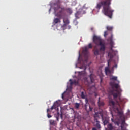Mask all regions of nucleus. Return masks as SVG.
I'll use <instances>...</instances> for the list:
<instances>
[{"mask_svg":"<svg viewBox=\"0 0 130 130\" xmlns=\"http://www.w3.org/2000/svg\"><path fill=\"white\" fill-rule=\"evenodd\" d=\"M96 113L98 114L102 115H99V118H100V117L102 118L104 125H106V124H107V123H108L109 122V118H108V117H104L103 114L102 113V112H97Z\"/></svg>","mask_w":130,"mask_h":130,"instance_id":"423d86ee","label":"nucleus"},{"mask_svg":"<svg viewBox=\"0 0 130 130\" xmlns=\"http://www.w3.org/2000/svg\"><path fill=\"white\" fill-rule=\"evenodd\" d=\"M67 129L68 130H72V129H70V128H67Z\"/></svg>","mask_w":130,"mask_h":130,"instance_id":"58836bf2","label":"nucleus"},{"mask_svg":"<svg viewBox=\"0 0 130 130\" xmlns=\"http://www.w3.org/2000/svg\"><path fill=\"white\" fill-rule=\"evenodd\" d=\"M49 122L51 125H55V121H54V120H50Z\"/></svg>","mask_w":130,"mask_h":130,"instance_id":"a211bd4d","label":"nucleus"},{"mask_svg":"<svg viewBox=\"0 0 130 130\" xmlns=\"http://www.w3.org/2000/svg\"><path fill=\"white\" fill-rule=\"evenodd\" d=\"M80 69H82V67H80Z\"/></svg>","mask_w":130,"mask_h":130,"instance_id":"37998d69","label":"nucleus"},{"mask_svg":"<svg viewBox=\"0 0 130 130\" xmlns=\"http://www.w3.org/2000/svg\"><path fill=\"white\" fill-rule=\"evenodd\" d=\"M67 11L69 13V14H72L73 13V11L70 8L67 9Z\"/></svg>","mask_w":130,"mask_h":130,"instance_id":"a878e982","label":"nucleus"},{"mask_svg":"<svg viewBox=\"0 0 130 130\" xmlns=\"http://www.w3.org/2000/svg\"><path fill=\"white\" fill-rule=\"evenodd\" d=\"M109 62H110V59L108 60V67L105 68V72L106 75H108V74H110L111 71H110V69H109Z\"/></svg>","mask_w":130,"mask_h":130,"instance_id":"9d476101","label":"nucleus"},{"mask_svg":"<svg viewBox=\"0 0 130 130\" xmlns=\"http://www.w3.org/2000/svg\"><path fill=\"white\" fill-rule=\"evenodd\" d=\"M89 78L90 79L91 83H94V78H93V77H92V74L90 75Z\"/></svg>","mask_w":130,"mask_h":130,"instance_id":"4be33fe9","label":"nucleus"},{"mask_svg":"<svg viewBox=\"0 0 130 130\" xmlns=\"http://www.w3.org/2000/svg\"><path fill=\"white\" fill-rule=\"evenodd\" d=\"M71 28V26H69V29H70Z\"/></svg>","mask_w":130,"mask_h":130,"instance_id":"a19ab883","label":"nucleus"},{"mask_svg":"<svg viewBox=\"0 0 130 130\" xmlns=\"http://www.w3.org/2000/svg\"><path fill=\"white\" fill-rule=\"evenodd\" d=\"M109 104L110 106H112V107H114V106H115V103L112 100H109Z\"/></svg>","mask_w":130,"mask_h":130,"instance_id":"4468645a","label":"nucleus"},{"mask_svg":"<svg viewBox=\"0 0 130 130\" xmlns=\"http://www.w3.org/2000/svg\"><path fill=\"white\" fill-rule=\"evenodd\" d=\"M92 130H97V128H96L95 127H93L92 128Z\"/></svg>","mask_w":130,"mask_h":130,"instance_id":"f704fd0d","label":"nucleus"},{"mask_svg":"<svg viewBox=\"0 0 130 130\" xmlns=\"http://www.w3.org/2000/svg\"><path fill=\"white\" fill-rule=\"evenodd\" d=\"M111 120H112V122L115 123V124H116L117 125H119V121H117L114 120L113 119V118H112Z\"/></svg>","mask_w":130,"mask_h":130,"instance_id":"6ab92c4d","label":"nucleus"},{"mask_svg":"<svg viewBox=\"0 0 130 130\" xmlns=\"http://www.w3.org/2000/svg\"><path fill=\"white\" fill-rule=\"evenodd\" d=\"M93 48V46L92 45V44L91 43H90L88 44V48Z\"/></svg>","mask_w":130,"mask_h":130,"instance_id":"bb28decb","label":"nucleus"},{"mask_svg":"<svg viewBox=\"0 0 130 130\" xmlns=\"http://www.w3.org/2000/svg\"><path fill=\"white\" fill-rule=\"evenodd\" d=\"M69 81L70 82L71 86L74 85V81L72 79H70Z\"/></svg>","mask_w":130,"mask_h":130,"instance_id":"cd10ccee","label":"nucleus"},{"mask_svg":"<svg viewBox=\"0 0 130 130\" xmlns=\"http://www.w3.org/2000/svg\"><path fill=\"white\" fill-rule=\"evenodd\" d=\"M113 39V35L111 34V37L107 39L108 41H110V45L111 46V48L109 50L108 54L109 57H110V59H112V58L114 57V56H115V54H116L115 52L114 51L113 49H112L113 45H114V44L113 43V41H112Z\"/></svg>","mask_w":130,"mask_h":130,"instance_id":"20e7f679","label":"nucleus"},{"mask_svg":"<svg viewBox=\"0 0 130 130\" xmlns=\"http://www.w3.org/2000/svg\"><path fill=\"white\" fill-rule=\"evenodd\" d=\"M80 73H81L80 72H79V74H80Z\"/></svg>","mask_w":130,"mask_h":130,"instance_id":"c03bdc74","label":"nucleus"},{"mask_svg":"<svg viewBox=\"0 0 130 130\" xmlns=\"http://www.w3.org/2000/svg\"><path fill=\"white\" fill-rule=\"evenodd\" d=\"M54 10L56 17H58V18H60V19L62 18L64 25H69V24H70V21L68 17L66 16V13H64L66 9L63 6L60 4H57V7H54Z\"/></svg>","mask_w":130,"mask_h":130,"instance_id":"7ed1b4c3","label":"nucleus"},{"mask_svg":"<svg viewBox=\"0 0 130 130\" xmlns=\"http://www.w3.org/2000/svg\"><path fill=\"white\" fill-rule=\"evenodd\" d=\"M98 105H99V107H100V106H104V102H103V101H100V98H99Z\"/></svg>","mask_w":130,"mask_h":130,"instance_id":"2eb2a0df","label":"nucleus"},{"mask_svg":"<svg viewBox=\"0 0 130 130\" xmlns=\"http://www.w3.org/2000/svg\"><path fill=\"white\" fill-rule=\"evenodd\" d=\"M101 82H102V79L101 80Z\"/></svg>","mask_w":130,"mask_h":130,"instance_id":"79ce46f5","label":"nucleus"},{"mask_svg":"<svg viewBox=\"0 0 130 130\" xmlns=\"http://www.w3.org/2000/svg\"><path fill=\"white\" fill-rule=\"evenodd\" d=\"M62 98L63 99L64 96H63V93L62 94Z\"/></svg>","mask_w":130,"mask_h":130,"instance_id":"4c0bfd02","label":"nucleus"},{"mask_svg":"<svg viewBox=\"0 0 130 130\" xmlns=\"http://www.w3.org/2000/svg\"><path fill=\"white\" fill-rule=\"evenodd\" d=\"M83 53H84V54H85V56H88V47H85L84 49H83Z\"/></svg>","mask_w":130,"mask_h":130,"instance_id":"f8f14e48","label":"nucleus"},{"mask_svg":"<svg viewBox=\"0 0 130 130\" xmlns=\"http://www.w3.org/2000/svg\"><path fill=\"white\" fill-rule=\"evenodd\" d=\"M111 0L102 1L96 5V9L100 10L102 7H103L102 12L105 16H107L110 19H112V16L114 10L111 9L110 7Z\"/></svg>","mask_w":130,"mask_h":130,"instance_id":"f03ea898","label":"nucleus"},{"mask_svg":"<svg viewBox=\"0 0 130 130\" xmlns=\"http://www.w3.org/2000/svg\"><path fill=\"white\" fill-rule=\"evenodd\" d=\"M108 35V33L107 32V31L104 32V36H107Z\"/></svg>","mask_w":130,"mask_h":130,"instance_id":"c756f323","label":"nucleus"},{"mask_svg":"<svg viewBox=\"0 0 130 130\" xmlns=\"http://www.w3.org/2000/svg\"><path fill=\"white\" fill-rule=\"evenodd\" d=\"M73 83H74V85H75L76 86H78V85H79V82H78L76 80H74Z\"/></svg>","mask_w":130,"mask_h":130,"instance_id":"b1692460","label":"nucleus"},{"mask_svg":"<svg viewBox=\"0 0 130 130\" xmlns=\"http://www.w3.org/2000/svg\"><path fill=\"white\" fill-rule=\"evenodd\" d=\"M74 119H76V113H74Z\"/></svg>","mask_w":130,"mask_h":130,"instance_id":"c9c22d12","label":"nucleus"},{"mask_svg":"<svg viewBox=\"0 0 130 130\" xmlns=\"http://www.w3.org/2000/svg\"><path fill=\"white\" fill-rule=\"evenodd\" d=\"M115 92H117V93H115L114 91H111V94L112 95H113V97H114V99H116V98H117L118 97V95L119 94H120L121 92H122V90H121V89L119 88V90L118 89H116Z\"/></svg>","mask_w":130,"mask_h":130,"instance_id":"0eeeda50","label":"nucleus"},{"mask_svg":"<svg viewBox=\"0 0 130 130\" xmlns=\"http://www.w3.org/2000/svg\"><path fill=\"white\" fill-rule=\"evenodd\" d=\"M47 117H48V118L52 117V116H51V115H50L49 113H47Z\"/></svg>","mask_w":130,"mask_h":130,"instance_id":"c85d7f7f","label":"nucleus"},{"mask_svg":"<svg viewBox=\"0 0 130 130\" xmlns=\"http://www.w3.org/2000/svg\"><path fill=\"white\" fill-rule=\"evenodd\" d=\"M58 106V102L56 101L53 105L51 107V110H53V109H55L56 108V107Z\"/></svg>","mask_w":130,"mask_h":130,"instance_id":"ddd939ff","label":"nucleus"},{"mask_svg":"<svg viewBox=\"0 0 130 130\" xmlns=\"http://www.w3.org/2000/svg\"><path fill=\"white\" fill-rule=\"evenodd\" d=\"M114 68H116V69L117 68V64H116L114 66H113L112 70H113Z\"/></svg>","mask_w":130,"mask_h":130,"instance_id":"7c9ffc66","label":"nucleus"},{"mask_svg":"<svg viewBox=\"0 0 130 130\" xmlns=\"http://www.w3.org/2000/svg\"><path fill=\"white\" fill-rule=\"evenodd\" d=\"M85 13V11H83L82 9H80L79 11L75 13V17L77 19H79L80 17H81V15Z\"/></svg>","mask_w":130,"mask_h":130,"instance_id":"6e6552de","label":"nucleus"},{"mask_svg":"<svg viewBox=\"0 0 130 130\" xmlns=\"http://www.w3.org/2000/svg\"><path fill=\"white\" fill-rule=\"evenodd\" d=\"M81 98H82L83 99H85L86 98V96L84 94V92H81Z\"/></svg>","mask_w":130,"mask_h":130,"instance_id":"393cba45","label":"nucleus"},{"mask_svg":"<svg viewBox=\"0 0 130 130\" xmlns=\"http://www.w3.org/2000/svg\"><path fill=\"white\" fill-rule=\"evenodd\" d=\"M74 25H78V22L77 21H75L74 22Z\"/></svg>","mask_w":130,"mask_h":130,"instance_id":"473e14b6","label":"nucleus"},{"mask_svg":"<svg viewBox=\"0 0 130 130\" xmlns=\"http://www.w3.org/2000/svg\"><path fill=\"white\" fill-rule=\"evenodd\" d=\"M112 116L113 117V114H112V113H111Z\"/></svg>","mask_w":130,"mask_h":130,"instance_id":"ea45409f","label":"nucleus"},{"mask_svg":"<svg viewBox=\"0 0 130 130\" xmlns=\"http://www.w3.org/2000/svg\"><path fill=\"white\" fill-rule=\"evenodd\" d=\"M93 42L95 44L93 50L94 55L104 54L106 49V44L103 41L101 37L94 35L93 37Z\"/></svg>","mask_w":130,"mask_h":130,"instance_id":"f257e3e1","label":"nucleus"},{"mask_svg":"<svg viewBox=\"0 0 130 130\" xmlns=\"http://www.w3.org/2000/svg\"><path fill=\"white\" fill-rule=\"evenodd\" d=\"M49 111H50V109H49V108L47 109V113H48V112H49Z\"/></svg>","mask_w":130,"mask_h":130,"instance_id":"72a5a7b5","label":"nucleus"},{"mask_svg":"<svg viewBox=\"0 0 130 130\" xmlns=\"http://www.w3.org/2000/svg\"><path fill=\"white\" fill-rule=\"evenodd\" d=\"M116 102L118 105H119V106H120V105L124 104V100L121 99L120 96H119L118 99L116 100Z\"/></svg>","mask_w":130,"mask_h":130,"instance_id":"1a4fd4ad","label":"nucleus"},{"mask_svg":"<svg viewBox=\"0 0 130 130\" xmlns=\"http://www.w3.org/2000/svg\"><path fill=\"white\" fill-rule=\"evenodd\" d=\"M99 115H102L101 114H97V113H95L94 116V121L96 123L95 124V126L96 128L98 129H100L101 128V125H100V122L98 121V119H99Z\"/></svg>","mask_w":130,"mask_h":130,"instance_id":"39448f33","label":"nucleus"},{"mask_svg":"<svg viewBox=\"0 0 130 130\" xmlns=\"http://www.w3.org/2000/svg\"><path fill=\"white\" fill-rule=\"evenodd\" d=\"M93 109V108H92V107H91V106H89V110L90 111H92Z\"/></svg>","mask_w":130,"mask_h":130,"instance_id":"2f4dec72","label":"nucleus"},{"mask_svg":"<svg viewBox=\"0 0 130 130\" xmlns=\"http://www.w3.org/2000/svg\"><path fill=\"white\" fill-rule=\"evenodd\" d=\"M106 28L108 31H112L113 29V27L112 26H107Z\"/></svg>","mask_w":130,"mask_h":130,"instance_id":"aec40b11","label":"nucleus"},{"mask_svg":"<svg viewBox=\"0 0 130 130\" xmlns=\"http://www.w3.org/2000/svg\"><path fill=\"white\" fill-rule=\"evenodd\" d=\"M110 85L112 86L113 87H114L116 89V90H119L120 88V86L118 84L114 83V82H111L110 83Z\"/></svg>","mask_w":130,"mask_h":130,"instance_id":"9b49d317","label":"nucleus"},{"mask_svg":"<svg viewBox=\"0 0 130 130\" xmlns=\"http://www.w3.org/2000/svg\"><path fill=\"white\" fill-rule=\"evenodd\" d=\"M75 107L76 109H78L79 107H80V104L76 103L75 104Z\"/></svg>","mask_w":130,"mask_h":130,"instance_id":"412c9836","label":"nucleus"},{"mask_svg":"<svg viewBox=\"0 0 130 130\" xmlns=\"http://www.w3.org/2000/svg\"><path fill=\"white\" fill-rule=\"evenodd\" d=\"M107 129L108 130H113V126L112 125V124L109 123L107 125Z\"/></svg>","mask_w":130,"mask_h":130,"instance_id":"f3484780","label":"nucleus"},{"mask_svg":"<svg viewBox=\"0 0 130 130\" xmlns=\"http://www.w3.org/2000/svg\"><path fill=\"white\" fill-rule=\"evenodd\" d=\"M85 110H87V105H85Z\"/></svg>","mask_w":130,"mask_h":130,"instance_id":"e433bc0d","label":"nucleus"},{"mask_svg":"<svg viewBox=\"0 0 130 130\" xmlns=\"http://www.w3.org/2000/svg\"><path fill=\"white\" fill-rule=\"evenodd\" d=\"M60 19L61 18H55L53 20L54 24H57L58 23H60V22H61L60 21Z\"/></svg>","mask_w":130,"mask_h":130,"instance_id":"dca6fc26","label":"nucleus"},{"mask_svg":"<svg viewBox=\"0 0 130 130\" xmlns=\"http://www.w3.org/2000/svg\"><path fill=\"white\" fill-rule=\"evenodd\" d=\"M111 80H113V81H117V77H116V76H113L111 78Z\"/></svg>","mask_w":130,"mask_h":130,"instance_id":"5701e85b","label":"nucleus"}]
</instances>
